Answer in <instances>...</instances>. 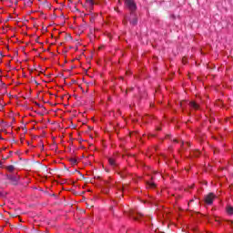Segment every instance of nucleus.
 <instances>
[{"label":"nucleus","mask_w":233,"mask_h":233,"mask_svg":"<svg viewBox=\"0 0 233 233\" xmlns=\"http://www.w3.org/2000/svg\"><path fill=\"white\" fill-rule=\"evenodd\" d=\"M71 165H77V159L76 158H70L69 159Z\"/></svg>","instance_id":"10"},{"label":"nucleus","mask_w":233,"mask_h":233,"mask_svg":"<svg viewBox=\"0 0 233 233\" xmlns=\"http://www.w3.org/2000/svg\"><path fill=\"white\" fill-rule=\"evenodd\" d=\"M125 6L127 10H129L132 15H134V13H136V10H137L136 0H125Z\"/></svg>","instance_id":"1"},{"label":"nucleus","mask_w":233,"mask_h":233,"mask_svg":"<svg viewBox=\"0 0 233 233\" xmlns=\"http://www.w3.org/2000/svg\"><path fill=\"white\" fill-rule=\"evenodd\" d=\"M189 106L192 108V110H199V104L194 101L189 102Z\"/></svg>","instance_id":"5"},{"label":"nucleus","mask_w":233,"mask_h":233,"mask_svg":"<svg viewBox=\"0 0 233 233\" xmlns=\"http://www.w3.org/2000/svg\"><path fill=\"white\" fill-rule=\"evenodd\" d=\"M192 201H194V200H190L191 203H192Z\"/></svg>","instance_id":"18"},{"label":"nucleus","mask_w":233,"mask_h":233,"mask_svg":"<svg viewBox=\"0 0 233 233\" xmlns=\"http://www.w3.org/2000/svg\"><path fill=\"white\" fill-rule=\"evenodd\" d=\"M143 218V214L141 213H138L137 216H132V218L135 220V221H139V218Z\"/></svg>","instance_id":"8"},{"label":"nucleus","mask_w":233,"mask_h":233,"mask_svg":"<svg viewBox=\"0 0 233 233\" xmlns=\"http://www.w3.org/2000/svg\"><path fill=\"white\" fill-rule=\"evenodd\" d=\"M86 1L89 5V6H93L94 5V0H86Z\"/></svg>","instance_id":"11"},{"label":"nucleus","mask_w":233,"mask_h":233,"mask_svg":"<svg viewBox=\"0 0 233 233\" xmlns=\"http://www.w3.org/2000/svg\"><path fill=\"white\" fill-rule=\"evenodd\" d=\"M178 141H177V139H174V143H177Z\"/></svg>","instance_id":"15"},{"label":"nucleus","mask_w":233,"mask_h":233,"mask_svg":"<svg viewBox=\"0 0 233 233\" xmlns=\"http://www.w3.org/2000/svg\"><path fill=\"white\" fill-rule=\"evenodd\" d=\"M226 212L228 216H233V207L231 205L226 206Z\"/></svg>","instance_id":"7"},{"label":"nucleus","mask_w":233,"mask_h":233,"mask_svg":"<svg viewBox=\"0 0 233 233\" xmlns=\"http://www.w3.org/2000/svg\"><path fill=\"white\" fill-rule=\"evenodd\" d=\"M7 179L11 181L12 185L17 186L19 185V176L14 174L6 175Z\"/></svg>","instance_id":"3"},{"label":"nucleus","mask_w":233,"mask_h":233,"mask_svg":"<svg viewBox=\"0 0 233 233\" xmlns=\"http://www.w3.org/2000/svg\"><path fill=\"white\" fill-rule=\"evenodd\" d=\"M214 199H216V195H214V193H209L205 197L206 205H212V203H214Z\"/></svg>","instance_id":"4"},{"label":"nucleus","mask_w":233,"mask_h":233,"mask_svg":"<svg viewBox=\"0 0 233 233\" xmlns=\"http://www.w3.org/2000/svg\"><path fill=\"white\" fill-rule=\"evenodd\" d=\"M130 23L132 26L137 25V13H130V16H125L124 25H127V23Z\"/></svg>","instance_id":"2"},{"label":"nucleus","mask_w":233,"mask_h":233,"mask_svg":"<svg viewBox=\"0 0 233 233\" xmlns=\"http://www.w3.org/2000/svg\"><path fill=\"white\" fill-rule=\"evenodd\" d=\"M147 185L148 187H150V188H154L156 187V184H154L153 182H148Z\"/></svg>","instance_id":"12"},{"label":"nucleus","mask_w":233,"mask_h":233,"mask_svg":"<svg viewBox=\"0 0 233 233\" xmlns=\"http://www.w3.org/2000/svg\"><path fill=\"white\" fill-rule=\"evenodd\" d=\"M108 163H109L110 167H112L113 168H116V167H117V163L116 162V158H114V157H109Z\"/></svg>","instance_id":"6"},{"label":"nucleus","mask_w":233,"mask_h":233,"mask_svg":"<svg viewBox=\"0 0 233 233\" xmlns=\"http://www.w3.org/2000/svg\"><path fill=\"white\" fill-rule=\"evenodd\" d=\"M3 166V162L0 160V167Z\"/></svg>","instance_id":"14"},{"label":"nucleus","mask_w":233,"mask_h":233,"mask_svg":"<svg viewBox=\"0 0 233 233\" xmlns=\"http://www.w3.org/2000/svg\"><path fill=\"white\" fill-rule=\"evenodd\" d=\"M0 139H3V137L0 136Z\"/></svg>","instance_id":"17"},{"label":"nucleus","mask_w":233,"mask_h":233,"mask_svg":"<svg viewBox=\"0 0 233 233\" xmlns=\"http://www.w3.org/2000/svg\"><path fill=\"white\" fill-rule=\"evenodd\" d=\"M6 170H8V172H12L13 170H15V167L13 165L7 166Z\"/></svg>","instance_id":"9"},{"label":"nucleus","mask_w":233,"mask_h":233,"mask_svg":"<svg viewBox=\"0 0 233 233\" xmlns=\"http://www.w3.org/2000/svg\"><path fill=\"white\" fill-rule=\"evenodd\" d=\"M228 224H229V225H233V221H232V220H229V221H228Z\"/></svg>","instance_id":"13"},{"label":"nucleus","mask_w":233,"mask_h":233,"mask_svg":"<svg viewBox=\"0 0 233 233\" xmlns=\"http://www.w3.org/2000/svg\"><path fill=\"white\" fill-rule=\"evenodd\" d=\"M30 5H32V1L29 0Z\"/></svg>","instance_id":"16"}]
</instances>
